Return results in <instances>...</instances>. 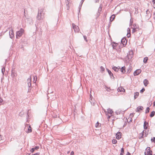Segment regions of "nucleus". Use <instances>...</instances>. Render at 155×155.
I'll use <instances>...</instances> for the list:
<instances>
[{
	"instance_id": "1",
	"label": "nucleus",
	"mask_w": 155,
	"mask_h": 155,
	"mask_svg": "<svg viewBox=\"0 0 155 155\" xmlns=\"http://www.w3.org/2000/svg\"><path fill=\"white\" fill-rule=\"evenodd\" d=\"M133 56V51L129 52L124 59V62L127 64H129L131 61L132 58Z\"/></svg>"
},
{
	"instance_id": "2",
	"label": "nucleus",
	"mask_w": 155,
	"mask_h": 155,
	"mask_svg": "<svg viewBox=\"0 0 155 155\" xmlns=\"http://www.w3.org/2000/svg\"><path fill=\"white\" fill-rule=\"evenodd\" d=\"M24 32V29L21 28L20 30L16 32V38L18 39L23 34Z\"/></svg>"
},
{
	"instance_id": "3",
	"label": "nucleus",
	"mask_w": 155,
	"mask_h": 155,
	"mask_svg": "<svg viewBox=\"0 0 155 155\" xmlns=\"http://www.w3.org/2000/svg\"><path fill=\"white\" fill-rule=\"evenodd\" d=\"M27 81H28V86L29 87L28 90V92H30L31 91V77L30 76V78H28L27 79Z\"/></svg>"
},
{
	"instance_id": "4",
	"label": "nucleus",
	"mask_w": 155,
	"mask_h": 155,
	"mask_svg": "<svg viewBox=\"0 0 155 155\" xmlns=\"http://www.w3.org/2000/svg\"><path fill=\"white\" fill-rule=\"evenodd\" d=\"M43 10L42 9H39L38 11V14L37 17V19L38 20H40L42 18L41 13Z\"/></svg>"
},
{
	"instance_id": "5",
	"label": "nucleus",
	"mask_w": 155,
	"mask_h": 155,
	"mask_svg": "<svg viewBox=\"0 0 155 155\" xmlns=\"http://www.w3.org/2000/svg\"><path fill=\"white\" fill-rule=\"evenodd\" d=\"M127 40L126 39V38L125 37H123L122 38L121 40V42L124 47L127 45Z\"/></svg>"
},
{
	"instance_id": "6",
	"label": "nucleus",
	"mask_w": 155,
	"mask_h": 155,
	"mask_svg": "<svg viewBox=\"0 0 155 155\" xmlns=\"http://www.w3.org/2000/svg\"><path fill=\"white\" fill-rule=\"evenodd\" d=\"M89 101L90 102L91 104L92 105H94L96 104V102L94 97H90Z\"/></svg>"
},
{
	"instance_id": "7",
	"label": "nucleus",
	"mask_w": 155,
	"mask_h": 155,
	"mask_svg": "<svg viewBox=\"0 0 155 155\" xmlns=\"http://www.w3.org/2000/svg\"><path fill=\"white\" fill-rule=\"evenodd\" d=\"M141 71L140 69H137L134 71V76L138 75L141 73Z\"/></svg>"
},
{
	"instance_id": "8",
	"label": "nucleus",
	"mask_w": 155,
	"mask_h": 155,
	"mask_svg": "<svg viewBox=\"0 0 155 155\" xmlns=\"http://www.w3.org/2000/svg\"><path fill=\"white\" fill-rule=\"evenodd\" d=\"M106 70L110 78H112V77H113L112 79H114V75L111 72V71L108 69V68H106Z\"/></svg>"
},
{
	"instance_id": "9",
	"label": "nucleus",
	"mask_w": 155,
	"mask_h": 155,
	"mask_svg": "<svg viewBox=\"0 0 155 155\" xmlns=\"http://www.w3.org/2000/svg\"><path fill=\"white\" fill-rule=\"evenodd\" d=\"M121 133L120 132H118L116 134V138L118 140L120 139L121 138Z\"/></svg>"
},
{
	"instance_id": "10",
	"label": "nucleus",
	"mask_w": 155,
	"mask_h": 155,
	"mask_svg": "<svg viewBox=\"0 0 155 155\" xmlns=\"http://www.w3.org/2000/svg\"><path fill=\"white\" fill-rule=\"evenodd\" d=\"M73 28L74 29V31H79V28L78 26H76L73 23L72 24Z\"/></svg>"
},
{
	"instance_id": "11",
	"label": "nucleus",
	"mask_w": 155,
	"mask_h": 155,
	"mask_svg": "<svg viewBox=\"0 0 155 155\" xmlns=\"http://www.w3.org/2000/svg\"><path fill=\"white\" fill-rule=\"evenodd\" d=\"M119 69H120L119 70L120 71L122 74H124L126 72L125 67V66L122 67L121 68H119Z\"/></svg>"
},
{
	"instance_id": "12",
	"label": "nucleus",
	"mask_w": 155,
	"mask_h": 155,
	"mask_svg": "<svg viewBox=\"0 0 155 155\" xmlns=\"http://www.w3.org/2000/svg\"><path fill=\"white\" fill-rule=\"evenodd\" d=\"M9 36L10 38L12 39L14 37V34L13 30H11L9 31Z\"/></svg>"
},
{
	"instance_id": "13",
	"label": "nucleus",
	"mask_w": 155,
	"mask_h": 155,
	"mask_svg": "<svg viewBox=\"0 0 155 155\" xmlns=\"http://www.w3.org/2000/svg\"><path fill=\"white\" fill-rule=\"evenodd\" d=\"M117 90L118 91L120 92H124L125 91V90L122 87H118Z\"/></svg>"
},
{
	"instance_id": "14",
	"label": "nucleus",
	"mask_w": 155,
	"mask_h": 155,
	"mask_svg": "<svg viewBox=\"0 0 155 155\" xmlns=\"http://www.w3.org/2000/svg\"><path fill=\"white\" fill-rule=\"evenodd\" d=\"M148 126V124L146 121H145L144 122L143 124V128L145 130H146L147 128V127Z\"/></svg>"
},
{
	"instance_id": "15",
	"label": "nucleus",
	"mask_w": 155,
	"mask_h": 155,
	"mask_svg": "<svg viewBox=\"0 0 155 155\" xmlns=\"http://www.w3.org/2000/svg\"><path fill=\"white\" fill-rule=\"evenodd\" d=\"M143 108L142 106H139L138 107L136 110V112H139L140 110H142Z\"/></svg>"
},
{
	"instance_id": "16",
	"label": "nucleus",
	"mask_w": 155,
	"mask_h": 155,
	"mask_svg": "<svg viewBox=\"0 0 155 155\" xmlns=\"http://www.w3.org/2000/svg\"><path fill=\"white\" fill-rule=\"evenodd\" d=\"M125 110H126L124 111H122L121 110L119 111L118 110L117 111L115 112V113L117 115L120 114H123Z\"/></svg>"
},
{
	"instance_id": "17",
	"label": "nucleus",
	"mask_w": 155,
	"mask_h": 155,
	"mask_svg": "<svg viewBox=\"0 0 155 155\" xmlns=\"http://www.w3.org/2000/svg\"><path fill=\"white\" fill-rule=\"evenodd\" d=\"M143 82L145 86H147V85L149 84V81L147 79H144L143 81Z\"/></svg>"
},
{
	"instance_id": "18",
	"label": "nucleus",
	"mask_w": 155,
	"mask_h": 155,
	"mask_svg": "<svg viewBox=\"0 0 155 155\" xmlns=\"http://www.w3.org/2000/svg\"><path fill=\"white\" fill-rule=\"evenodd\" d=\"M115 15L113 14L110 17V21L112 22V21L115 18Z\"/></svg>"
},
{
	"instance_id": "19",
	"label": "nucleus",
	"mask_w": 155,
	"mask_h": 155,
	"mask_svg": "<svg viewBox=\"0 0 155 155\" xmlns=\"http://www.w3.org/2000/svg\"><path fill=\"white\" fill-rule=\"evenodd\" d=\"M112 68L114 71L116 72H118L119 71V68H118L117 67L115 66L113 67Z\"/></svg>"
},
{
	"instance_id": "20",
	"label": "nucleus",
	"mask_w": 155,
	"mask_h": 155,
	"mask_svg": "<svg viewBox=\"0 0 155 155\" xmlns=\"http://www.w3.org/2000/svg\"><path fill=\"white\" fill-rule=\"evenodd\" d=\"M107 114H111L113 112L112 110L110 108H108L107 110Z\"/></svg>"
},
{
	"instance_id": "21",
	"label": "nucleus",
	"mask_w": 155,
	"mask_h": 155,
	"mask_svg": "<svg viewBox=\"0 0 155 155\" xmlns=\"http://www.w3.org/2000/svg\"><path fill=\"white\" fill-rule=\"evenodd\" d=\"M104 87L106 89V91H107L109 92L111 90L110 87H108L106 85H104Z\"/></svg>"
},
{
	"instance_id": "22",
	"label": "nucleus",
	"mask_w": 155,
	"mask_h": 155,
	"mask_svg": "<svg viewBox=\"0 0 155 155\" xmlns=\"http://www.w3.org/2000/svg\"><path fill=\"white\" fill-rule=\"evenodd\" d=\"M148 59V58L147 57H145L144 58L143 62L145 64H146L147 62V61Z\"/></svg>"
},
{
	"instance_id": "23",
	"label": "nucleus",
	"mask_w": 155,
	"mask_h": 155,
	"mask_svg": "<svg viewBox=\"0 0 155 155\" xmlns=\"http://www.w3.org/2000/svg\"><path fill=\"white\" fill-rule=\"evenodd\" d=\"M133 19L132 17H131L130 20V22L129 23V25L130 26H132L133 25Z\"/></svg>"
},
{
	"instance_id": "24",
	"label": "nucleus",
	"mask_w": 155,
	"mask_h": 155,
	"mask_svg": "<svg viewBox=\"0 0 155 155\" xmlns=\"http://www.w3.org/2000/svg\"><path fill=\"white\" fill-rule=\"evenodd\" d=\"M82 4H82V3L81 2L80 3V5L79 6V10H78V14H79V13H80V10L81 8V7H82Z\"/></svg>"
},
{
	"instance_id": "25",
	"label": "nucleus",
	"mask_w": 155,
	"mask_h": 155,
	"mask_svg": "<svg viewBox=\"0 0 155 155\" xmlns=\"http://www.w3.org/2000/svg\"><path fill=\"white\" fill-rule=\"evenodd\" d=\"M155 112L154 111H152L150 114V117H153L155 115Z\"/></svg>"
},
{
	"instance_id": "26",
	"label": "nucleus",
	"mask_w": 155,
	"mask_h": 155,
	"mask_svg": "<svg viewBox=\"0 0 155 155\" xmlns=\"http://www.w3.org/2000/svg\"><path fill=\"white\" fill-rule=\"evenodd\" d=\"M124 154V149L123 147L121 149V152L120 155H123Z\"/></svg>"
},
{
	"instance_id": "27",
	"label": "nucleus",
	"mask_w": 155,
	"mask_h": 155,
	"mask_svg": "<svg viewBox=\"0 0 155 155\" xmlns=\"http://www.w3.org/2000/svg\"><path fill=\"white\" fill-rule=\"evenodd\" d=\"M100 68L101 69V73H103L105 71V68L103 66H101L100 67Z\"/></svg>"
},
{
	"instance_id": "28",
	"label": "nucleus",
	"mask_w": 155,
	"mask_h": 155,
	"mask_svg": "<svg viewBox=\"0 0 155 155\" xmlns=\"http://www.w3.org/2000/svg\"><path fill=\"white\" fill-rule=\"evenodd\" d=\"M150 108L148 107H147L146 109V111H145V113L146 114L147 113H148L150 111Z\"/></svg>"
},
{
	"instance_id": "29",
	"label": "nucleus",
	"mask_w": 155,
	"mask_h": 155,
	"mask_svg": "<svg viewBox=\"0 0 155 155\" xmlns=\"http://www.w3.org/2000/svg\"><path fill=\"white\" fill-rule=\"evenodd\" d=\"M5 71V67H4L2 69V72L3 75L4 74Z\"/></svg>"
},
{
	"instance_id": "30",
	"label": "nucleus",
	"mask_w": 155,
	"mask_h": 155,
	"mask_svg": "<svg viewBox=\"0 0 155 155\" xmlns=\"http://www.w3.org/2000/svg\"><path fill=\"white\" fill-rule=\"evenodd\" d=\"M133 26V28H135V29H138L139 28L137 27L136 24H134L132 25Z\"/></svg>"
},
{
	"instance_id": "31",
	"label": "nucleus",
	"mask_w": 155,
	"mask_h": 155,
	"mask_svg": "<svg viewBox=\"0 0 155 155\" xmlns=\"http://www.w3.org/2000/svg\"><path fill=\"white\" fill-rule=\"evenodd\" d=\"M144 130H143L142 132L140 134H141V136L139 137L140 139H141V138H142L143 137V136H144Z\"/></svg>"
},
{
	"instance_id": "32",
	"label": "nucleus",
	"mask_w": 155,
	"mask_h": 155,
	"mask_svg": "<svg viewBox=\"0 0 155 155\" xmlns=\"http://www.w3.org/2000/svg\"><path fill=\"white\" fill-rule=\"evenodd\" d=\"M152 151H147V155H149L151 154V155H152Z\"/></svg>"
},
{
	"instance_id": "33",
	"label": "nucleus",
	"mask_w": 155,
	"mask_h": 155,
	"mask_svg": "<svg viewBox=\"0 0 155 155\" xmlns=\"http://www.w3.org/2000/svg\"><path fill=\"white\" fill-rule=\"evenodd\" d=\"M112 143L113 144H116L117 143V140L116 139H113L112 140Z\"/></svg>"
},
{
	"instance_id": "34",
	"label": "nucleus",
	"mask_w": 155,
	"mask_h": 155,
	"mask_svg": "<svg viewBox=\"0 0 155 155\" xmlns=\"http://www.w3.org/2000/svg\"><path fill=\"white\" fill-rule=\"evenodd\" d=\"M132 33H134L137 31V29H135V28H132Z\"/></svg>"
},
{
	"instance_id": "35",
	"label": "nucleus",
	"mask_w": 155,
	"mask_h": 155,
	"mask_svg": "<svg viewBox=\"0 0 155 155\" xmlns=\"http://www.w3.org/2000/svg\"><path fill=\"white\" fill-rule=\"evenodd\" d=\"M139 95V93L138 92H135L134 94V97H135L136 96H138Z\"/></svg>"
},
{
	"instance_id": "36",
	"label": "nucleus",
	"mask_w": 155,
	"mask_h": 155,
	"mask_svg": "<svg viewBox=\"0 0 155 155\" xmlns=\"http://www.w3.org/2000/svg\"><path fill=\"white\" fill-rule=\"evenodd\" d=\"M117 44H112V46L113 47V49H115V47L117 46Z\"/></svg>"
},
{
	"instance_id": "37",
	"label": "nucleus",
	"mask_w": 155,
	"mask_h": 155,
	"mask_svg": "<svg viewBox=\"0 0 155 155\" xmlns=\"http://www.w3.org/2000/svg\"><path fill=\"white\" fill-rule=\"evenodd\" d=\"M11 75L13 77L15 76V72H14L13 71H12V73H11Z\"/></svg>"
},
{
	"instance_id": "38",
	"label": "nucleus",
	"mask_w": 155,
	"mask_h": 155,
	"mask_svg": "<svg viewBox=\"0 0 155 155\" xmlns=\"http://www.w3.org/2000/svg\"><path fill=\"white\" fill-rule=\"evenodd\" d=\"M145 88L143 87V88L140 91V92L141 93H142L145 91Z\"/></svg>"
},
{
	"instance_id": "39",
	"label": "nucleus",
	"mask_w": 155,
	"mask_h": 155,
	"mask_svg": "<svg viewBox=\"0 0 155 155\" xmlns=\"http://www.w3.org/2000/svg\"><path fill=\"white\" fill-rule=\"evenodd\" d=\"M151 141L152 142L155 143V137H153L151 139Z\"/></svg>"
},
{
	"instance_id": "40",
	"label": "nucleus",
	"mask_w": 155,
	"mask_h": 155,
	"mask_svg": "<svg viewBox=\"0 0 155 155\" xmlns=\"http://www.w3.org/2000/svg\"><path fill=\"white\" fill-rule=\"evenodd\" d=\"M32 130L31 128H28L27 132V133H29L31 132H32Z\"/></svg>"
},
{
	"instance_id": "41",
	"label": "nucleus",
	"mask_w": 155,
	"mask_h": 155,
	"mask_svg": "<svg viewBox=\"0 0 155 155\" xmlns=\"http://www.w3.org/2000/svg\"><path fill=\"white\" fill-rule=\"evenodd\" d=\"M102 8V7H101V6L100 5L99 7V9L98 10V13H99V11L100 12L101 11Z\"/></svg>"
},
{
	"instance_id": "42",
	"label": "nucleus",
	"mask_w": 155,
	"mask_h": 155,
	"mask_svg": "<svg viewBox=\"0 0 155 155\" xmlns=\"http://www.w3.org/2000/svg\"><path fill=\"white\" fill-rule=\"evenodd\" d=\"M100 124L98 122V121H97V123L96 124H95V126L96 127H97L98 126H99V125Z\"/></svg>"
},
{
	"instance_id": "43",
	"label": "nucleus",
	"mask_w": 155,
	"mask_h": 155,
	"mask_svg": "<svg viewBox=\"0 0 155 155\" xmlns=\"http://www.w3.org/2000/svg\"><path fill=\"white\" fill-rule=\"evenodd\" d=\"M83 37H84V40L86 42H87L88 41H87V36H85V35H84V36Z\"/></svg>"
},
{
	"instance_id": "44",
	"label": "nucleus",
	"mask_w": 155,
	"mask_h": 155,
	"mask_svg": "<svg viewBox=\"0 0 155 155\" xmlns=\"http://www.w3.org/2000/svg\"><path fill=\"white\" fill-rule=\"evenodd\" d=\"M33 148L35 150H38L39 149V147L38 146H36Z\"/></svg>"
},
{
	"instance_id": "45",
	"label": "nucleus",
	"mask_w": 155,
	"mask_h": 155,
	"mask_svg": "<svg viewBox=\"0 0 155 155\" xmlns=\"http://www.w3.org/2000/svg\"><path fill=\"white\" fill-rule=\"evenodd\" d=\"M138 9L137 8H135V13L136 14L138 13Z\"/></svg>"
},
{
	"instance_id": "46",
	"label": "nucleus",
	"mask_w": 155,
	"mask_h": 155,
	"mask_svg": "<svg viewBox=\"0 0 155 155\" xmlns=\"http://www.w3.org/2000/svg\"><path fill=\"white\" fill-rule=\"evenodd\" d=\"M69 0H66V5L67 6H68L69 4Z\"/></svg>"
},
{
	"instance_id": "47",
	"label": "nucleus",
	"mask_w": 155,
	"mask_h": 155,
	"mask_svg": "<svg viewBox=\"0 0 155 155\" xmlns=\"http://www.w3.org/2000/svg\"><path fill=\"white\" fill-rule=\"evenodd\" d=\"M150 147H148L146 148V150H147V151H151V150H150Z\"/></svg>"
},
{
	"instance_id": "48",
	"label": "nucleus",
	"mask_w": 155,
	"mask_h": 155,
	"mask_svg": "<svg viewBox=\"0 0 155 155\" xmlns=\"http://www.w3.org/2000/svg\"><path fill=\"white\" fill-rule=\"evenodd\" d=\"M35 150L33 148H32L31 150L30 151L32 153H33L34 151Z\"/></svg>"
},
{
	"instance_id": "49",
	"label": "nucleus",
	"mask_w": 155,
	"mask_h": 155,
	"mask_svg": "<svg viewBox=\"0 0 155 155\" xmlns=\"http://www.w3.org/2000/svg\"><path fill=\"white\" fill-rule=\"evenodd\" d=\"M151 101L150 102L149 101V103L148 104L149 107L151 106L152 105V103H151Z\"/></svg>"
},
{
	"instance_id": "50",
	"label": "nucleus",
	"mask_w": 155,
	"mask_h": 155,
	"mask_svg": "<svg viewBox=\"0 0 155 155\" xmlns=\"http://www.w3.org/2000/svg\"><path fill=\"white\" fill-rule=\"evenodd\" d=\"M150 13V12L149 11L148 9L146 11V13L148 15Z\"/></svg>"
},
{
	"instance_id": "51",
	"label": "nucleus",
	"mask_w": 155,
	"mask_h": 155,
	"mask_svg": "<svg viewBox=\"0 0 155 155\" xmlns=\"http://www.w3.org/2000/svg\"><path fill=\"white\" fill-rule=\"evenodd\" d=\"M40 154L39 153H37L34 154H32L31 155H39Z\"/></svg>"
},
{
	"instance_id": "52",
	"label": "nucleus",
	"mask_w": 155,
	"mask_h": 155,
	"mask_svg": "<svg viewBox=\"0 0 155 155\" xmlns=\"http://www.w3.org/2000/svg\"><path fill=\"white\" fill-rule=\"evenodd\" d=\"M131 34H127V36L128 38H129Z\"/></svg>"
},
{
	"instance_id": "53",
	"label": "nucleus",
	"mask_w": 155,
	"mask_h": 155,
	"mask_svg": "<svg viewBox=\"0 0 155 155\" xmlns=\"http://www.w3.org/2000/svg\"><path fill=\"white\" fill-rule=\"evenodd\" d=\"M3 100L2 97H0V103H1L2 102Z\"/></svg>"
},
{
	"instance_id": "54",
	"label": "nucleus",
	"mask_w": 155,
	"mask_h": 155,
	"mask_svg": "<svg viewBox=\"0 0 155 155\" xmlns=\"http://www.w3.org/2000/svg\"><path fill=\"white\" fill-rule=\"evenodd\" d=\"M127 32H128V31L129 32V31H130V28H127Z\"/></svg>"
},
{
	"instance_id": "55",
	"label": "nucleus",
	"mask_w": 155,
	"mask_h": 155,
	"mask_svg": "<svg viewBox=\"0 0 155 155\" xmlns=\"http://www.w3.org/2000/svg\"><path fill=\"white\" fill-rule=\"evenodd\" d=\"M127 125V123L126 122H125V123H124V125H123V127H125Z\"/></svg>"
},
{
	"instance_id": "56",
	"label": "nucleus",
	"mask_w": 155,
	"mask_h": 155,
	"mask_svg": "<svg viewBox=\"0 0 155 155\" xmlns=\"http://www.w3.org/2000/svg\"><path fill=\"white\" fill-rule=\"evenodd\" d=\"M74 152L73 151H72L71 153V155H74Z\"/></svg>"
},
{
	"instance_id": "57",
	"label": "nucleus",
	"mask_w": 155,
	"mask_h": 155,
	"mask_svg": "<svg viewBox=\"0 0 155 155\" xmlns=\"http://www.w3.org/2000/svg\"><path fill=\"white\" fill-rule=\"evenodd\" d=\"M153 18L155 19V12H153Z\"/></svg>"
},
{
	"instance_id": "58",
	"label": "nucleus",
	"mask_w": 155,
	"mask_h": 155,
	"mask_svg": "<svg viewBox=\"0 0 155 155\" xmlns=\"http://www.w3.org/2000/svg\"><path fill=\"white\" fill-rule=\"evenodd\" d=\"M130 154H131L129 152H127L126 155H130Z\"/></svg>"
},
{
	"instance_id": "59",
	"label": "nucleus",
	"mask_w": 155,
	"mask_h": 155,
	"mask_svg": "<svg viewBox=\"0 0 155 155\" xmlns=\"http://www.w3.org/2000/svg\"><path fill=\"white\" fill-rule=\"evenodd\" d=\"M2 139V137L1 135H0V140Z\"/></svg>"
},
{
	"instance_id": "60",
	"label": "nucleus",
	"mask_w": 155,
	"mask_h": 155,
	"mask_svg": "<svg viewBox=\"0 0 155 155\" xmlns=\"http://www.w3.org/2000/svg\"><path fill=\"white\" fill-rule=\"evenodd\" d=\"M99 0H95V3H97L99 2Z\"/></svg>"
},
{
	"instance_id": "61",
	"label": "nucleus",
	"mask_w": 155,
	"mask_h": 155,
	"mask_svg": "<svg viewBox=\"0 0 155 155\" xmlns=\"http://www.w3.org/2000/svg\"><path fill=\"white\" fill-rule=\"evenodd\" d=\"M152 2L153 3V4H154L155 3V0H152Z\"/></svg>"
},
{
	"instance_id": "62",
	"label": "nucleus",
	"mask_w": 155,
	"mask_h": 155,
	"mask_svg": "<svg viewBox=\"0 0 155 155\" xmlns=\"http://www.w3.org/2000/svg\"><path fill=\"white\" fill-rule=\"evenodd\" d=\"M84 0H81L80 2H81L82 4H83Z\"/></svg>"
},
{
	"instance_id": "63",
	"label": "nucleus",
	"mask_w": 155,
	"mask_h": 155,
	"mask_svg": "<svg viewBox=\"0 0 155 155\" xmlns=\"http://www.w3.org/2000/svg\"><path fill=\"white\" fill-rule=\"evenodd\" d=\"M112 43L114 44H117V43H116L114 41Z\"/></svg>"
},
{
	"instance_id": "64",
	"label": "nucleus",
	"mask_w": 155,
	"mask_h": 155,
	"mask_svg": "<svg viewBox=\"0 0 155 155\" xmlns=\"http://www.w3.org/2000/svg\"><path fill=\"white\" fill-rule=\"evenodd\" d=\"M134 114L133 113H131V114H130V116H131V115L132 116H133Z\"/></svg>"
}]
</instances>
